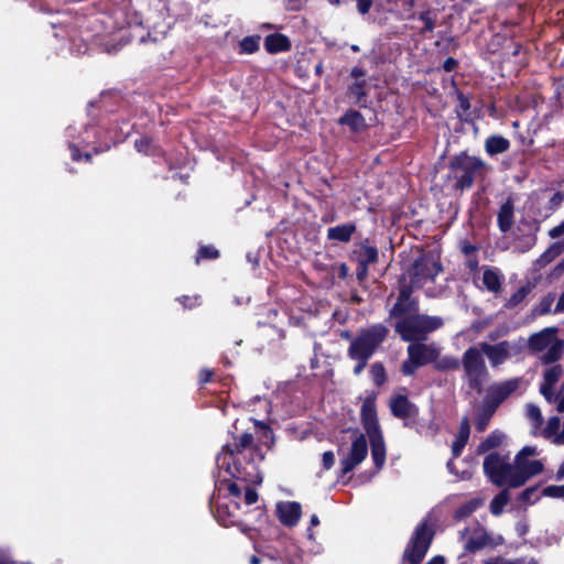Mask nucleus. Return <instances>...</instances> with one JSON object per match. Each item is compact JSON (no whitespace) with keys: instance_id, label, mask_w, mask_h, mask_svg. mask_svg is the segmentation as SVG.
<instances>
[{"instance_id":"6e6552de","label":"nucleus","mask_w":564,"mask_h":564,"mask_svg":"<svg viewBox=\"0 0 564 564\" xmlns=\"http://www.w3.org/2000/svg\"><path fill=\"white\" fill-rule=\"evenodd\" d=\"M482 355L480 347H470L464 352L462 359L468 384L478 392L481 391V387L488 377Z\"/></svg>"},{"instance_id":"bf43d9fd","label":"nucleus","mask_w":564,"mask_h":564,"mask_svg":"<svg viewBox=\"0 0 564 564\" xmlns=\"http://www.w3.org/2000/svg\"><path fill=\"white\" fill-rule=\"evenodd\" d=\"M564 312V292L561 294L556 306H555V313H562Z\"/></svg>"},{"instance_id":"0eeeda50","label":"nucleus","mask_w":564,"mask_h":564,"mask_svg":"<svg viewBox=\"0 0 564 564\" xmlns=\"http://www.w3.org/2000/svg\"><path fill=\"white\" fill-rule=\"evenodd\" d=\"M435 521L429 514L415 528L412 538L404 551V558L411 564H419L424 558L434 538Z\"/></svg>"},{"instance_id":"2f4dec72","label":"nucleus","mask_w":564,"mask_h":564,"mask_svg":"<svg viewBox=\"0 0 564 564\" xmlns=\"http://www.w3.org/2000/svg\"><path fill=\"white\" fill-rule=\"evenodd\" d=\"M481 505H482L481 499L474 498V499L467 501L466 503H464L462 507H459L455 511V518L458 520L464 519V518L468 517L469 514H471L474 511H476Z\"/></svg>"},{"instance_id":"680f3d73","label":"nucleus","mask_w":564,"mask_h":564,"mask_svg":"<svg viewBox=\"0 0 564 564\" xmlns=\"http://www.w3.org/2000/svg\"><path fill=\"white\" fill-rule=\"evenodd\" d=\"M553 402H557V411L564 412V394L555 395V400Z\"/></svg>"},{"instance_id":"864d4df0","label":"nucleus","mask_w":564,"mask_h":564,"mask_svg":"<svg viewBox=\"0 0 564 564\" xmlns=\"http://www.w3.org/2000/svg\"><path fill=\"white\" fill-rule=\"evenodd\" d=\"M358 2V10L360 13H367L372 4V0H356Z\"/></svg>"},{"instance_id":"423d86ee","label":"nucleus","mask_w":564,"mask_h":564,"mask_svg":"<svg viewBox=\"0 0 564 564\" xmlns=\"http://www.w3.org/2000/svg\"><path fill=\"white\" fill-rule=\"evenodd\" d=\"M531 352L539 355L540 360L547 365L558 360L564 350V341L557 337L555 327H547L531 335L528 339Z\"/></svg>"},{"instance_id":"bb28decb","label":"nucleus","mask_w":564,"mask_h":564,"mask_svg":"<svg viewBox=\"0 0 564 564\" xmlns=\"http://www.w3.org/2000/svg\"><path fill=\"white\" fill-rule=\"evenodd\" d=\"M215 518L226 528L239 524V517L234 511H230L228 506L224 503L217 506Z\"/></svg>"},{"instance_id":"13d9d810","label":"nucleus","mask_w":564,"mask_h":564,"mask_svg":"<svg viewBox=\"0 0 564 564\" xmlns=\"http://www.w3.org/2000/svg\"><path fill=\"white\" fill-rule=\"evenodd\" d=\"M350 76L358 79L365 76V70L361 67L356 66L351 69Z\"/></svg>"},{"instance_id":"6ab92c4d","label":"nucleus","mask_w":564,"mask_h":564,"mask_svg":"<svg viewBox=\"0 0 564 564\" xmlns=\"http://www.w3.org/2000/svg\"><path fill=\"white\" fill-rule=\"evenodd\" d=\"M390 409L393 415L402 419L414 416L417 413L416 406L403 395L393 398Z\"/></svg>"},{"instance_id":"4468645a","label":"nucleus","mask_w":564,"mask_h":564,"mask_svg":"<svg viewBox=\"0 0 564 564\" xmlns=\"http://www.w3.org/2000/svg\"><path fill=\"white\" fill-rule=\"evenodd\" d=\"M484 163L473 156H465L459 159L458 166L462 174L457 177V187L460 189L469 188L474 183V176L477 171L482 167Z\"/></svg>"},{"instance_id":"4c0bfd02","label":"nucleus","mask_w":564,"mask_h":564,"mask_svg":"<svg viewBox=\"0 0 564 564\" xmlns=\"http://www.w3.org/2000/svg\"><path fill=\"white\" fill-rule=\"evenodd\" d=\"M484 564H539L534 558H527V557H520V558H506L501 556H497L494 558H489L484 562Z\"/></svg>"},{"instance_id":"ea45409f","label":"nucleus","mask_w":564,"mask_h":564,"mask_svg":"<svg viewBox=\"0 0 564 564\" xmlns=\"http://www.w3.org/2000/svg\"><path fill=\"white\" fill-rule=\"evenodd\" d=\"M348 94L352 97L357 102H359L366 95L365 91V80L355 82L348 89Z\"/></svg>"},{"instance_id":"c03bdc74","label":"nucleus","mask_w":564,"mask_h":564,"mask_svg":"<svg viewBox=\"0 0 564 564\" xmlns=\"http://www.w3.org/2000/svg\"><path fill=\"white\" fill-rule=\"evenodd\" d=\"M135 149L144 154L153 153L152 142L148 137H142L134 142Z\"/></svg>"},{"instance_id":"8fccbe9b","label":"nucleus","mask_w":564,"mask_h":564,"mask_svg":"<svg viewBox=\"0 0 564 564\" xmlns=\"http://www.w3.org/2000/svg\"><path fill=\"white\" fill-rule=\"evenodd\" d=\"M178 301L185 306V307H188V308H192L196 305L199 304V296H193V297H189V296H183L181 299H178Z\"/></svg>"},{"instance_id":"c756f323","label":"nucleus","mask_w":564,"mask_h":564,"mask_svg":"<svg viewBox=\"0 0 564 564\" xmlns=\"http://www.w3.org/2000/svg\"><path fill=\"white\" fill-rule=\"evenodd\" d=\"M525 415L531 422L533 433H539L543 424V416L540 408L532 403L528 404L525 406Z\"/></svg>"},{"instance_id":"f257e3e1","label":"nucleus","mask_w":564,"mask_h":564,"mask_svg":"<svg viewBox=\"0 0 564 564\" xmlns=\"http://www.w3.org/2000/svg\"><path fill=\"white\" fill-rule=\"evenodd\" d=\"M258 449L253 447V436L242 433L234 437L232 443H227L216 456V470L214 473L217 489L226 490L234 499L236 508L241 501L251 506L258 500V494L252 488L262 482V475L258 469L254 458L241 465V457L246 453L253 454Z\"/></svg>"},{"instance_id":"7c9ffc66","label":"nucleus","mask_w":564,"mask_h":564,"mask_svg":"<svg viewBox=\"0 0 564 564\" xmlns=\"http://www.w3.org/2000/svg\"><path fill=\"white\" fill-rule=\"evenodd\" d=\"M434 366L437 370H455L459 368L460 361L452 356H441L436 357L434 360Z\"/></svg>"},{"instance_id":"de8ad7c7","label":"nucleus","mask_w":564,"mask_h":564,"mask_svg":"<svg viewBox=\"0 0 564 564\" xmlns=\"http://www.w3.org/2000/svg\"><path fill=\"white\" fill-rule=\"evenodd\" d=\"M417 367H420V365H416L415 360L409 357V359L405 360L402 365V372L405 376H411L415 372Z\"/></svg>"},{"instance_id":"2eb2a0df","label":"nucleus","mask_w":564,"mask_h":564,"mask_svg":"<svg viewBox=\"0 0 564 564\" xmlns=\"http://www.w3.org/2000/svg\"><path fill=\"white\" fill-rule=\"evenodd\" d=\"M562 376L563 367L561 365L549 366L543 371V381L540 386V392L549 403H553L555 400L553 388L560 381Z\"/></svg>"},{"instance_id":"412c9836","label":"nucleus","mask_w":564,"mask_h":564,"mask_svg":"<svg viewBox=\"0 0 564 564\" xmlns=\"http://www.w3.org/2000/svg\"><path fill=\"white\" fill-rule=\"evenodd\" d=\"M503 274L497 268H485L482 272V284L492 293H498L501 290Z\"/></svg>"},{"instance_id":"5701e85b","label":"nucleus","mask_w":564,"mask_h":564,"mask_svg":"<svg viewBox=\"0 0 564 564\" xmlns=\"http://www.w3.org/2000/svg\"><path fill=\"white\" fill-rule=\"evenodd\" d=\"M356 231L354 224H343L336 227H330L327 230V238L340 242H348L352 234Z\"/></svg>"},{"instance_id":"79ce46f5","label":"nucleus","mask_w":564,"mask_h":564,"mask_svg":"<svg viewBox=\"0 0 564 564\" xmlns=\"http://www.w3.org/2000/svg\"><path fill=\"white\" fill-rule=\"evenodd\" d=\"M371 376L377 386H381L384 382L386 373L384 368L381 364L376 362L371 366Z\"/></svg>"},{"instance_id":"39448f33","label":"nucleus","mask_w":564,"mask_h":564,"mask_svg":"<svg viewBox=\"0 0 564 564\" xmlns=\"http://www.w3.org/2000/svg\"><path fill=\"white\" fill-rule=\"evenodd\" d=\"M361 421L370 440L373 463L379 470L386 463L387 451L383 436L378 424L376 404L371 398H367L362 403Z\"/></svg>"},{"instance_id":"9d476101","label":"nucleus","mask_w":564,"mask_h":564,"mask_svg":"<svg viewBox=\"0 0 564 564\" xmlns=\"http://www.w3.org/2000/svg\"><path fill=\"white\" fill-rule=\"evenodd\" d=\"M522 338L517 340H502L496 344L481 343L479 347L487 357L490 366L497 368L509 359L518 356L524 348Z\"/></svg>"},{"instance_id":"a878e982","label":"nucleus","mask_w":564,"mask_h":564,"mask_svg":"<svg viewBox=\"0 0 564 564\" xmlns=\"http://www.w3.org/2000/svg\"><path fill=\"white\" fill-rule=\"evenodd\" d=\"M340 124L348 126L352 131L358 132L366 128V121L362 115L356 110L347 111L338 121Z\"/></svg>"},{"instance_id":"f8f14e48","label":"nucleus","mask_w":564,"mask_h":564,"mask_svg":"<svg viewBox=\"0 0 564 564\" xmlns=\"http://www.w3.org/2000/svg\"><path fill=\"white\" fill-rule=\"evenodd\" d=\"M442 271L441 264L432 259L417 261L414 265L412 283L416 288L425 285L426 282L433 281Z\"/></svg>"},{"instance_id":"4be33fe9","label":"nucleus","mask_w":564,"mask_h":564,"mask_svg":"<svg viewBox=\"0 0 564 564\" xmlns=\"http://www.w3.org/2000/svg\"><path fill=\"white\" fill-rule=\"evenodd\" d=\"M264 46L270 54H276L280 52L289 51L291 47V43L285 35L281 33H275L268 35L265 37Z\"/></svg>"},{"instance_id":"473e14b6","label":"nucleus","mask_w":564,"mask_h":564,"mask_svg":"<svg viewBox=\"0 0 564 564\" xmlns=\"http://www.w3.org/2000/svg\"><path fill=\"white\" fill-rule=\"evenodd\" d=\"M378 260V250L371 246H362L359 251V263L362 267H368Z\"/></svg>"},{"instance_id":"dca6fc26","label":"nucleus","mask_w":564,"mask_h":564,"mask_svg":"<svg viewBox=\"0 0 564 564\" xmlns=\"http://www.w3.org/2000/svg\"><path fill=\"white\" fill-rule=\"evenodd\" d=\"M408 355L415 360L416 365L424 366L436 360L438 348L433 344L412 343L408 347Z\"/></svg>"},{"instance_id":"ddd939ff","label":"nucleus","mask_w":564,"mask_h":564,"mask_svg":"<svg viewBox=\"0 0 564 564\" xmlns=\"http://www.w3.org/2000/svg\"><path fill=\"white\" fill-rule=\"evenodd\" d=\"M67 137L68 140V147L72 151V158L74 161H79L82 159L80 154V147H88L93 144V138H96V131H90L88 128H84L83 132H78V135H75V132H77V129L74 127L67 128Z\"/></svg>"},{"instance_id":"37998d69","label":"nucleus","mask_w":564,"mask_h":564,"mask_svg":"<svg viewBox=\"0 0 564 564\" xmlns=\"http://www.w3.org/2000/svg\"><path fill=\"white\" fill-rule=\"evenodd\" d=\"M419 19L423 22V29L425 31H433L434 28H435V18L432 13V11L427 10V11H424L422 12L420 15H419Z\"/></svg>"},{"instance_id":"20e7f679","label":"nucleus","mask_w":564,"mask_h":564,"mask_svg":"<svg viewBox=\"0 0 564 564\" xmlns=\"http://www.w3.org/2000/svg\"><path fill=\"white\" fill-rule=\"evenodd\" d=\"M398 317L394 328L404 341L424 340L430 333L443 326L440 316L406 313Z\"/></svg>"},{"instance_id":"7ed1b4c3","label":"nucleus","mask_w":564,"mask_h":564,"mask_svg":"<svg viewBox=\"0 0 564 564\" xmlns=\"http://www.w3.org/2000/svg\"><path fill=\"white\" fill-rule=\"evenodd\" d=\"M388 335V328L381 324L360 332L350 343L348 356L357 361L354 373L359 375L366 368L368 360Z\"/></svg>"},{"instance_id":"c85d7f7f","label":"nucleus","mask_w":564,"mask_h":564,"mask_svg":"<svg viewBox=\"0 0 564 564\" xmlns=\"http://www.w3.org/2000/svg\"><path fill=\"white\" fill-rule=\"evenodd\" d=\"M486 151L490 155H496L506 152L510 142L508 139L500 135H492L486 140Z\"/></svg>"},{"instance_id":"f03ea898","label":"nucleus","mask_w":564,"mask_h":564,"mask_svg":"<svg viewBox=\"0 0 564 564\" xmlns=\"http://www.w3.org/2000/svg\"><path fill=\"white\" fill-rule=\"evenodd\" d=\"M536 455V447L524 446L511 463L509 455L494 452L487 455L484 460V473L496 486L518 488L523 486L531 477L542 473L543 463L531 459Z\"/></svg>"},{"instance_id":"72a5a7b5","label":"nucleus","mask_w":564,"mask_h":564,"mask_svg":"<svg viewBox=\"0 0 564 564\" xmlns=\"http://www.w3.org/2000/svg\"><path fill=\"white\" fill-rule=\"evenodd\" d=\"M531 290L532 286L529 283L518 289L506 303V307L513 308L518 306L528 296Z\"/></svg>"},{"instance_id":"1a4fd4ad","label":"nucleus","mask_w":564,"mask_h":564,"mask_svg":"<svg viewBox=\"0 0 564 564\" xmlns=\"http://www.w3.org/2000/svg\"><path fill=\"white\" fill-rule=\"evenodd\" d=\"M340 456V470L343 475L352 471L359 466L368 455V443L364 434L351 433V444L348 447L343 445L338 448Z\"/></svg>"},{"instance_id":"c9c22d12","label":"nucleus","mask_w":564,"mask_h":564,"mask_svg":"<svg viewBox=\"0 0 564 564\" xmlns=\"http://www.w3.org/2000/svg\"><path fill=\"white\" fill-rule=\"evenodd\" d=\"M509 501V494L507 490L499 492L490 502V511L495 516H499Z\"/></svg>"},{"instance_id":"cd10ccee","label":"nucleus","mask_w":564,"mask_h":564,"mask_svg":"<svg viewBox=\"0 0 564 564\" xmlns=\"http://www.w3.org/2000/svg\"><path fill=\"white\" fill-rule=\"evenodd\" d=\"M469 422L468 419H463L459 427V432L457 434L456 441L452 446V453L454 457H458L462 454L463 448L465 447L468 437H469Z\"/></svg>"},{"instance_id":"b1692460","label":"nucleus","mask_w":564,"mask_h":564,"mask_svg":"<svg viewBox=\"0 0 564 564\" xmlns=\"http://www.w3.org/2000/svg\"><path fill=\"white\" fill-rule=\"evenodd\" d=\"M564 251V240L552 243L535 261L539 268H544Z\"/></svg>"},{"instance_id":"09e8293b","label":"nucleus","mask_w":564,"mask_h":564,"mask_svg":"<svg viewBox=\"0 0 564 564\" xmlns=\"http://www.w3.org/2000/svg\"><path fill=\"white\" fill-rule=\"evenodd\" d=\"M322 463L325 469H330L335 463V455L333 452L327 451L323 454Z\"/></svg>"},{"instance_id":"5fc2aeb1","label":"nucleus","mask_w":564,"mask_h":564,"mask_svg":"<svg viewBox=\"0 0 564 564\" xmlns=\"http://www.w3.org/2000/svg\"><path fill=\"white\" fill-rule=\"evenodd\" d=\"M488 421H489V415H482V416L478 417V420L476 421V424H475L476 429L479 432L484 431L488 425Z\"/></svg>"},{"instance_id":"aec40b11","label":"nucleus","mask_w":564,"mask_h":564,"mask_svg":"<svg viewBox=\"0 0 564 564\" xmlns=\"http://www.w3.org/2000/svg\"><path fill=\"white\" fill-rule=\"evenodd\" d=\"M411 291L408 288H402L400 291L399 299L394 304L391 315L401 316L406 313H414L416 311V304L410 296Z\"/></svg>"},{"instance_id":"0e129e2a","label":"nucleus","mask_w":564,"mask_h":564,"mask_svg":"<svg viewBox=\"0 0 564 564\" xmlns=\"http://www.w3.org/2000/svg\"><path fill=\"white\" fill-rule=\"evenodd\" d=\"M555 479L557 481H561L564 479V462L561 464V466L558 467L556 474H555Z\"/></svg>"},{"instance_id":"f3484780","label":"nucleus","mask_w":564,"mask_h":564,"mask_svg":"<svg viewBox=\"0 0 564 564\" xmlns=\"http://www.w3.org/2000/svg\"><path fill=\"white\" fill-rule=\"evenodd\" d=\"M301 505L295 501H283L276 505V514L281 523L286 527L295 525L301 518Z\"/></svg>"},{"instance_id":"f704fd0d","label":"nucleus","mask_w":564,"mask_h":564,"mask_svg":"<svg viewBox=\"0 0 564 564\" xmlns=\"http://www.w3.org/2000/svg\"><path fill=\"white\" fill-rule=\"evenodd\" d=\"M260 35H251L243 37L240 43V53L252 54L259 50Z\"/></svg>"},{"instance_id":"4d7b16f0","label":"nucleus","mask_w":564,"mask_h":564,"mask_svg":"<svg viewBox=\"0 0 564 564\" xmlns=\"http://www.w3.org/2000/svg\"><path fill=\"white\" fill-rule=\"evenodd\" d=\"M456 64H457V62H456L454 58L448 57V58L444 62L443 67H444V69H445L446 72H452V70L456 67Z\"/></svg>"},{"instance_id":"9b49d317","label":"nucleus","mask_w":564,"mask_h":564,"mask_svg":"<svg viewBox=\"0 0 564 564\" xmlns=\"http://www.w3.org/2000/svg\"><path fill=\"white\" fill-rule=\"evenodd\" d=\"M460 534L463 539H466L465 549L470 552H475L484 547H495L503 542L501 535L488 532L478 523H474L466 528L460 532Z\"/></svg>"},{"instance_id":"338daca9","label":"nucleus","mask_w":564,"mask_h":564,"mask_svg":"<svg viewBox=\"0 0 564 564\" xmlns=\"http://www.w3.org/2000/svg\"><path fill=\"white\" fill-rule=\"evenodd\" d=\"M265 555L268 557L272 558V560H275V558H278V560H286V556L280 554V553H270V552H268V553H265Z\"/></svg>"},{"instance_id":"393cba45","label":"nucleus","mask_w":564,"mask_h":564,"mask_svg":"<svg viewBox=\"0 0 564 564\" xmlns=\"http://www.w3.org/2000/svg\"><path fill=\"white\" fill-rule=\"evenodd\" d=\"M513 224V204L508 199L499 209L498 225L501 231L507 232Z\"/></svg>"},{"instance_id":"052dcab7","label":"nucleus","mask_w":564,"mask_h":564,"mask_svg":"<svg viewBox=\"0 0 564 564\" xmlns=\"http://www.w3.org/2000/svg\"><path fill=\"white\" fill-rule=\"evenodd\" d=\"M563 199H564V195L563 194L555 193L553 195V197L551 198V204L557 206V205H560L563 202Z\"/></svg>"},{"instance_id":"58836bf2","label":"nucleus","mask_w":564,"mask_h":564,"mask_svg":"<svg viewBox=\"0 0 564 564\" xmlns=\"http://www.w3.org/2000/svg\"><path fill=\"white\" fill-rule=\"evenodd\" d=\"M503 440V435L501 433H498V432H494L491 433L487 438L486 441H484L479 447H478V452L479 453H485L498 445L501 444Z\"/></svg>"},{"instance_id":"774afa93","label":"nucleus","mask_w":564,"mask_h":564,"mask_svg":"<svg viewBox=\"0 0 564 564\" xmlns=\"http://www.w3.org/2000/svg\"><path fill=\"white\" fill-rule=\"evenodd\" d=\"M318 524H319L318 517L316 514H313L311 517V525L315 527V525H318Z\"/></svg>"},{"instance_id":"a211bd4d","label":"nucleus","mask_w":564,"mask_h":564,"mask_svg":"<svg viewBox=\"0 0 564 564\" xmlns=\"http://www.w3.org/2000/svg\"><path fill=\"white\" fill-rule=\"evenodd\" d=\"M521 382L522 379L513 378L494 386L489 391V397L495 403L499 404L514 392L520 387Z\"/></svg>"},{"instance_id":"49530a36","label":"nucleus","mask_w":564,"mask_h":564,"mask_svg":"<svg viewBox=\"0 0 564 564\" xmlns=\"http://www.w3.org/2000/svg\"><path fill=\"white\" fill-rule=\"evenodd\" d=\"M218 257V250L212 246H204L199 248L196 261L200 259H215Z\"/></svg>"},{"instance_id":"603ef678","label":"nucleus","mask_w":564,"mask_h":564,"mask_svg":"<svg viewBox=\"0 0 564 564\" xmlns=\"http://www.w3.org/2000/svg\"><path fill=\"white\" fill-rule=\"evenodd\" d=\"M562 235H564V220L558 226H555L549 231V236L552 239L558 238Z\"/></svg>"},{"instance_id":"a19ab883","label":"nucleus","mask_w":564,"mask_h":564,"mask_svg":"<svg viewBox=\"0 0 564 564\" xmlns=\"http://www.w3.org/2000/svg\"><path fill=\"white\" fill-rule=\"evenodd\" d=\"M543 496L563 499L564 500V485H551L543 489Z\"/></svg>"},{"instance_id":"e2e57ef3","label":"nucleus","mask_w":564,"mask_h":564,"mask_svg":"<svg viewBox=\"0 0 564 564\" xmlns=\"http://www.w3.org/2000/svg\"><path fill=\"white\" fill-rule=\"evenodd\" d=\"M426 564H445V558L442 555L432 557Z\"/></svg>"},{"instance_id":"e433bc0d","label":"nucleus","mask_w":564,"mask_h":564,"mask_svg":"<svg viewBox=\"0 0 564 564\" xmlns=\"http://www.w3.org/2000/svg\"><path fill=\"white\" fill-rule=\"evenodd\" d=\"M560 425H561L560 419L557 416H553L547 421L546 426L544 429L540 430L539 432L545 438L552 440V442L554 443V437H555V435L558 434L557 431L560 429Z\"/></svg>"},{"instance_id":"a18cd8bd","label":"nucleus","mask_w":564,"mask_h":564,"mask_svg":"<svg viewBox=\"0 0 564 564\" xmlns=\"http://www.w3.org/2000/svg\"><path fill=\"white\" fill-rule=\"evenodd\" d=\"M540 498L538 487H529L522 491L520 499L528 503H534Z\"/></svg>"},{"instance_id":"69168bd1","label":"nucleus","mask_w":564,"mask_h":564,"mask_svg":"<svg viewBox=\"0 0 564 564\" xmlns=\"http://www.w3.org/2000/svg\"><path fill=\"white\" fill-rule=\"evenodd\" d=\"M0 564H13V562L6 553L0 552Z\"/></svg>"},{"instance_id":"3c124183","label":"nucleus","mask_w":564,"mask_h":564,"mask_svg":"<svg viewBox=\"0 0 564 564\" xmlns=\"http://www.w3.org/2000/svg\"><path fill=\"white\" fill-rule=\"evenodd\" d=\"M564 274V259L552 270L550 279L556 280Z\"/></svg>"},{"instance_id":"6e6d98bb","label":"nucleus","mask_w":564,"mask_h":564,"mask_svg":"<svg viewBox=\"0 0 564 564\" xmlns=\"http://www.w3.org/2000/svg\"><path fill=\"white\" fill-rule=\"evenodd\" d=\"M213 372L208 369H204L199 372V381L205 383L210 380Z\"/></svg>"}]
</instances>
